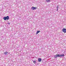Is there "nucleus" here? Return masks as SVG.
Returning <instances> with one entry per match:
<instances>
[{
    "mask_svg": "<svg viewBox=\"0 0 66 66\" xmlns=\"http://www.w3.org/2000/svg\"><path fill=\"white\" fill-rule=\"evenodd\" d=\"M63 56H64V54H63V55H60L59 54V57H62Z\"/></svg>",
    "mask_w": 66,
    "mask_h": 66,
    "instance_id": "nucleus-5",
    "label": "nucleus"
},
{
    "mask_svg": "<svg viewBox=\"0 0 66 66\" xmlns=\"http://www.w3.org/2000/svg\"><path fill=\"white\" fill-rule=\"evenodd\" d=\"M8 53V52H5L4 53V54H7Z\"/></svg>",
    "mask_w": 66,
    "mask_h": 66,
    "instance_id": "nucleus-8",
    "label": "nucleus"
},
{
    "mask_svg": "<svg viewBox=\"0 0 66 66\" xmlns=\"http://www.w3.org/2000/svg\"><path fill=\"white\" fill-rule=\"evenodd\" d=\"M3 19L4 20H9L10 19V18L8 16H7L6 17H4L3 18Z\"/></svg>",
    "mask_w": 66,
    "mask_h": 66,
    "instance_id": "nucleus-1",
    "label": "nucleus"
},
{
    "mask_svg": "<svg viewBox=\"0 0 66 66\" xmlns=\"http://www.w3.org/2000/svg\"><path fill=\"white\" fill-rule=\"evenodd\" d=\"M63 32H64V33H66V29L65 28H63L62 30Z\"/></svg>",
    "mask_w": 66,
    "mask_h": 66,
    "instance_id": "nucleus-2",
    "label": "nucleus"
},
{
    "mask_svg": "<svg viewBox=\"0 0 66 66\" xmlns=\"http://www.w3.org/2000/svg\"><path fill=\"white\" fill-rule=\"evenodd\" d=\"M38 61L39 62H41V61H42V59H41L40 58H39L38 59Z\"/></svg>",
    "mask_w": 66,
    "mask_h": 66,
    "instance_id": "nucleus-6",
    "label": "nucleus"
},
{
    "mask_svg": "<svg viewBox=\"0 0 66 66\" xmlns=\"http://www.w3.org/2000/svg\"><path fill=\"white\" fill-rule=\"evenodd\" d=\"M46 2H50V0H46Z\"/></svg>",
    "mask_w": 66,
    "mask_h": 66,
    "instance_id": "nucleus-9",
    "label": "nucleus"
},
{
    "mask_svg": "<svg viewBox=\"0 0 66 66\" xmlns=\"http://www.w3.org/2000/svg\"><path fill=\"white\" fill-rule=\"evenodd\" d=\"M57 9H59V6H57Z\"/></svg>",
    "mask_w": 66,
    "mask_h": 66,
    "instance_id": "nucleus-11",
    "label": "nucleus"
},
{
    "mask_svg": "<svg viewBox=\"0 0 66 66\" xmlns=\"http://www.w3.org/2000/svg\"><path fill=\"white\" fill-rule=\"evenodd\" d=\"M8 24H10V23H9Z\"/></svg>",
    "mask_w": 66,
    "mask_h": 66,
    "instance_id": "nucleus-13",
    "label": "nucleus"
},
{
    "mask_svg": "<svg viewBox=\"0 0 66 66\" xmlns=\"http://www.w3.org/2000/svg\"><path fill=\"white\" fill-rule=\"evenodd\" d=\"M57 11H58V9H57Z\"/></svg>",
    "mask_w": 66,
    "mask_h": 66,
    "instance_id": "nucleus-12",
    "label": "nucleus"
},
{
    "mask_svg": "<svg viewBox=\"0 0 66 66\" xmlns=\"http://www.w3.org/2000/svg\"><path fill=\"white\" fill-rule=\"evenodd\" d=\"M37 9V7H32L31 8V9L32 10H36Z\"/></svg>",
    "mask_w": 66,
    "mask_h": 66,
    "instance_id": "nucleus-3",
    "label": "nucleus"
},
{
    "mask_svg": "<svg viewBox=\"0 0 66 66\" xmlns=\"http://www.w3.org/2000/svg\"><path fill=\"white\" fill-rule=\"evenodd\" d=\"M59 57V54H56V55L54 56V58H56L57 57Z\"/></svg>",
    "mask_w": 66,
    "mask_h": 66,
    "instance_id": "nucleus-4",
    "label": "nucleus"
},
{
    "mask_svg": "<svg viewBox=\"0 0 66 66\" xmlns=\"http://www.w3.org/2000/svg\"><path fill=\"white\" fill-rule=\"evenodd\" d=\"M40 32V31H37V32L36 33V34H37L38 33H39Z\"/></svg>",
    "mask_w": 66,
    "mask_h": 66,
    "instance_id": "nucleus-7",
    "label": "nucleus"
},
{
    "mask_svg": "<svg viewBox=\"0 0 66 66\" xmlns=\"http://www.w3.org/2000/svg\"><path fill=\"white\" fill-rule=\"evenodd\" d=\"M34 64H35L36 63V61H34L33 62Z\"/></svg>",
    "mask_w": 66,
    "mask_h": 66,
    "instance_id": "nucleus-10",
    "label": "nucleus"
}]
</instances>
